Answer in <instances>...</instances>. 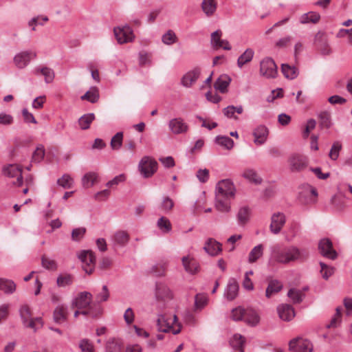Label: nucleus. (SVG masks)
<instances>
[{"label":"nucleus","mask_w":352,"mask_h":352,"mask_svg":"<svg viewBox=\"0 0 352 352\" xmlns=\"http://www.w3.org/2000/svg\"><path fill=\"white\" fill-rule=\"evenodd\" d=\"M320 273L324 279L327 280L334 273L333 267L324 264L322 262L320 263Z\"/></svg>","instance_id":"56"},{"label":"nucleus","mask_w":352,"mask_h":352,"mask_svg":"<svg viewBox=\"0 0 352 352\" xmlns=\"http://www.w3.org/2000/svg\"><path fill=\"white\" fill-rule=\"evenodd\" d=\"M126 179V176L124 174H120L119 175L116 176L113 179L109 181L106 184V186L109 188H113L115 186L118 185L119 184L124 182Z\"/></svg>","instance_id":"62"},{"label":"nucleus","mask_w":352,"mask_h":352,"mask_svg":"<svg viewBox=\"0 0 352 352\" xmlns=\"http://www.w3.org/2000/svg\"><path fill=\"white\" fill-rule=\"evenodd\" d=\"M58 287H64L72 283V276L69 274L59 275L56 280Z\"/></svg>","instance_id":"55"},{"label":"nucleus","mask_w":352,"mask_h":352,"mask_svg":"<svg viewBox=\"0 0 352 352\" xmlns=\"http://www.w3.org/2000/svg\"><path fill=\"white\" fill-rule=\"evenodd\" d=\"M318 192L315 188L311 186H306L303 192L300 194L301 201L306 204H314L316 201Z\"/></svg>","instance_id":"22"},{"label":"nucleus","mask_w":352,"mask_h":352,"mask_svg":"<svg viewBox=\"0 0 352 352\" xmlns=\"http://www.w3.org/2000/svg\"><path fill=\"white\" fill-rule=\"evenodd\" d=\"M289 351L291 352H312L311 342L302 337H296L289 342Z\"/></svg>","instance_id":"9"},{"label":"nucleus","mask_w":352,"mask_h":352,"mask_svg":"<svg viewBox=\"0 0 352 352\" xmlns=\"http://www.w3.org/2000/svg\"><path fill=\"white\" fill-rule=\"evenodd\" d=\"M14 122L13 117L6 113H0V125L9 126Z\"/></svg>","instance_id":"64"},{"label":"nucleus","mask_w":352,"mask_h":352,"mask_svg":"<svg viewBox=\"0 0 352 352\" xmlns=\"http://www.w3.org/2000/svg\"><path fill=\"white\" fill-rule=\"evenodd\" d=\"M37 56L36 52L32 50L21 51L14 56L13 61L19 69H24Z\"/></svg>","instance_id":"8"},{"label":"nucleus","mask_w":352,"mask_h":352,"mask_svg":"<svg viewBox=\"0 0 352 352\" xmlns=\"http://www.w3.org/2000/svg\"><path fill=\"white\" fill-rule=\"evenodd\" d=\"M45 156V149L43 146H38L33 153L32 160L35 163L41 162Z\"/></svg>","instance_id":"58"},{"label":"nucleus","mask_w":352,"mask_h":352,"mask_svg":"<svg viewBox=\"0 0 352 352\" xmlns=\"http://www.w3.org/2000/svg\"><path fill=\"white\" fill-rule=\"evenodd\" d=\"M238 223L241 226L246 224L250 217V209L248 206H242L239 208L237 212Z\"/></svg>","instance_id":"36"},{"label":"nucleus","mask_w":352,"mask_h":352,"mask_svg":"<svg viewBox=\"0 0 352 352\" xmlns=\"http://www.w3.org/2000/svg\"><path fill=\"white\" fill-rule=\"evenodd\" d=\"M208 297L205 294H197L195 298V308H202L208 305Z\"/></svg>","instance_id":"50"},{"label":"nucleus","mask_w":352,"mask_h":352,"mask_svg":"<svg viewBox=\"0 0 352 352\" xmlns=\"http://www.w3.org/2000/svg\"><path fill=\"white\" fill-rule=\"evenodd\" d=\"M263 254V245L261 244L256 245L250 251L248 255V262L250 263H255Z\"/></svg>","instance_id":"41"},{"label":"nucleus","mask_w":352,"mask_h":352,"mask_svg":"<svg viewBox=\"0 0 352 352\" xmlns=\"http://www.w3.org/2000/svg\"><path fill=\"white\" fill-rule=\"evenodd\" d=\"M228 316L234 321L243 320L251 326H256L260 321V316L256 309H231Z\"/></svg>","instance_id":"2"},{"label":"nucleus","mask_w":352,"mask_h":352,"mask_svg":"<svg viewBox=\"0 0 352 352\" xmlns=\"http://www.w3.org/2000/svg\"><path fill=\"white\" fill-rule=\"evenodd\" d=\"M300 230L301 226L300 223L296 222L292 223L286 232L285 240L289 242L292 241L298 235Z\"/></svg>","instance_id":"33"},{"label":"nucleus","mask_w":352,"mask_h":352,"mask_svg":"<svg viewBox=\"0 0 352 352\" xmlns=\"http://www.w3.org/2000/svg\"><path fill=\"white\" fill-rule=\"evenodd\" d=\"M157 161L149 156L143 157L138 164V170L144 178L152 177L157 171Z\"/></svg>","instance_id":"4"},{"label":"nucleus","mask_w":352,"mask_h":352,"mask_svg":"<svg viewBox=\"0 0 352 352\" xmlns=\"http://www.w3.org/2000/svg\"><path fill=\"white\" fill-rule=\"evenodd\" d=\"M242 177L250 182L258 184L262 182L261 178L258 175L256 172L252 168H247L242 173Z\"/></svg>","instance_id":"39"},{"label":"nucleus","mask_w":352,"mask_h":352,"mask_svg":"<svg viewBox=\"0 0 352 352\" xmlns=\"http://www.w3.org/2000/svg\"><path fill=\"white\" fill-rule=\"evenodd\" d=\"M320 19L319 13L316 12H309L302 14L299 17V22L301 24H307L309 23H317Z\"/></svg>","instance_id":"35"},{"label":"nucleus","mask_w":352,"mask_h":352,"mask_svg":"<svg viewBox=\"0 0 352 352\" xmlns=\"http://www.w3.org/2000/svg\"><path fill=\"white\" fill-rule=\"evenodd\" d=\"M109 297L108 288L106 285H103L102 291L97 294L96 301L98 302H102L107 301Z\"/></svg>","instance_id":"63"},{"label":"nucleus","mask_w":352,"mask_h":352,"mask_svg":"<svg viewBox=\"0 0 352 352\" xmlns=\"http://www.w3.org/2000/svg\"><path fill=\"white\" fill-rule=\"evenodd\" d=\"M235 194L236 188L234 183L230 179H222L216 184L215 195L234 199Z\"/></svg>","instance_id":"6"},{"label":"nucleus","mask_w":352,"mask_h":352,"mask_svg":"<svg viewBox=\"0 0 352 352\" xmlns=\"http://www.w3.org/2000/svg\"><path fill=\"white\" fill-rule=\"evenodd\" d=\"M162 41L166 45H171L177 43V37L173 30H169L162 35Z\"/></svg>","instance_id":"49"},{"label":"nucleus","mask_w":352,"mask_h":352,"mask_svg":"<svg viewBox=\"0 0 352 352\" xmlns=\"http://www.w3.org/2000/svg\"><path fill=\"white\" fill-rule=\"evenodd\" d=\"M254 56V52L251 48H248L245 52L239 56L237 59V65L239 68H242L245 64L252 61Z\"/></svg>","instance_id":"34"},{"label":"nucleus","mask_w":352,"mask_h":352,"mask_svg":"<svg viewBox=\"0 0 352 352\" xmlns=\"http://www.w3.org/2000/svg\"><path fill=\"white\" fill-rule=\"evenodd\" d=\"M214 142L227 150H230L234 146V141L228 136L218 135L215 138Z\"/></svg>","instance_id":"44"},{"label":"nucleus","mask_w":352,"mask_h":352,"mask_svg":"<svg viewBox=\"0 0 352 352\" xmlns=\"http://www.w3.org/2000/svg\"><path fill=\"white\" fill-rule=\"evenodd\" d=\"M54 319L56 323L64 322L67 319L66 309H54Z\"/></svg>","instance_id":"59"},{"label":"nucleus","mask_w":352,"mask_h":352,"mask_svg":"<svg viewBox=\"0 0 352 352\" xmlns=\"http://www.w3.org/2000/svg\"><path fill=\"white\" fill-rule=\"evenodd\" d=\"M79 348L81 352H94L93 343L87 338L82 339L79 342Z\"/></svg>","instance_id":"54"},{"label":"nucleus","mask_w":352,"mask_h":352,"mask_svg":"<svg viewBox=\"0 0 352 352\" xmlns=\"http://www.w3.org/2000/svg\"><path fill=\"white\" fill-rule=\"evenodd\" d=\"M204 250L210 256H216L222 251L221 244L213 239H208L204 246Z\"/></svg>","instance_id":"23"},{"label":"nucleus","mask_w":352,"mask_h":352,"mask_svg":"<svg viewBox=\"0 0 352 352\" xmlns=\"http://www.w3.org/2000/svg\"><path fill=\"white\" fill-rule=\"evenodd\" d=\"M233 198L215 195L214 207L217 210L222 213H229L231 211V200Z\"/></svg>","instance_id":"20"},{"label":"nucleus","mask_w":352,"mask_h":352,"mask_svg":"<svg viewBox=\"0 0 352 352\" xmlns=\"http://www.w3.org/2000/svg\"><path fill=\"white\" fill-rule=\"evenodd\" d=\"M157 329L161 332L171 333L174 335L181 331V325L175 314L173 316H160L157 320Z\"/></svg>","instance_id":"3"},{"label":"nucleus","mask_w":352,"mask_h":352,"mask_svg":"<svg viewBox=\"0 0 352 352\" xmlns=\"http://www.w3.org/2000/svg\"><path fill=\"white\" fill-rule=\"evenodd\" d=\"M31 310L32 309H20V316L23 325L36 331L43 327V323L41 317H32Z\"/></svg>","instance_id":"7"},{"label":"nucleus","mask_w":352,"mask_h":352,"mask_svg":"<svg viewBox=\"0 0 352 352\" xmlns=\"http://www.w3.org/2000/svg\"><path fill=\"white\" fill-rule=\"evenodd\" d=\"M78 258L82 263L84 271L91 274L95 268L96 256L91 251L82 250L78 254Z\"/></svg>","instance_id":"10"},{"label":"nucleus","mask_w":352,"mask_h":352,"mask_svg":"<svg viewBox=\"0 0 352 352\" xmlns=\"http://www.w3.org/2000/svg\"><path fill=\"white\" fill-rule=\"evenodd\" d=\"M95 119L94 113H87L82 116L78 120V124L81 129L85 130L89 128L91 123Z\"/></svg>","instance_id":"45"},{"label":"nucleus","mask_w":352,"mask_h":352,"mask_svg":"<svg viewBox=\"0 0 352 352\" xmlns=\"http://www.w3.org/2000/svg\"><path fill=\"white\" fill-rule=\"evenodd\" d=\"M201 74V69L195 67L185 73L180 79V84L185 88H190L195 84Z\"/></svg>","instance_id":"15"},{"label":"nucleus","mask_w":352,"mask_h":352,"mask_svg":"<svg viewBox=\"0 0 352 352\" xmlns=\"http://www.w3.org/2000/svg\"><path fill=\"white\" fill-rule=\"evenodd\" d=\"M287 295L289 298V300L294 304L300 303L305 298L304 292L302 290L296 288L290 289Z\"/></svg>","instance_id":"37"},{"label":"nucleus","mask_w":352,"mask_h":352,"mask_svg":"<svg viewBox=\"0 0 352 352\" xmlns=\"http://www.w3.org/2000/svg\"><path fill=\"white\" fill-rule=\"evenodd\" d=\"M230 82L231 78L229 76L226 74L221 75L215 81L214 88L221 93H226L228 91V87Z\"/></svg>","instance_id":"27"},{"label":"nucleus","mask_w":352,"mask_h":352,"mask_svg":"<svg viewBox=\"0 0 352 352\" xmlns=\"http://www.w3.org/2000/svg\"><path fill=\"white\" fill-rule=\"evenodd\" d=\"M15 283L8 278H0V290L7 294H13L16 290Z\"/></svg>","instance_id":"30"},{"label":"nucleus","mask_w":352,"mask_h":352,"mask_svg":"<svg viewBox=\"0 0 352 352\" xmlns=\"http://www.w3.org/2000/svg\"><path fill=\"white\" fill-rule=\"evenodd\" d=\"M281 70L286 78L288 79H294L298 75V70L294 66H291L288 64H282Z\"/></svg>","instance_id":"40"},{"label":"nucleus","mask_w":352,"mask_h":352,"mask_svg":"<svg viewBox=\"0 0 352 352\" xmlns=\"http://www.w3.org/2000/svg\"><path fill=\"white\" fill-rule=\"evenodd\" d=\"M3 173L6 176L16 178L14 185L21 186L23 184L22 170L19 165L9 164L3 168Z\"/></svg>","instance_id":"17"},{"label":"nucleus","mask_w":352,"mask_h":352,"mask_svg":"<svg viewBox=\"0 0 352 352\" xmlns=\"http://www.w3.org/2000/svg\"><path fill=\"white\" fill-rule=\"evenodd\" d=\"M92 301V294L88 292H82L78 294L72 301L74 308H87Z\"/></svg>","instance_id":"18"},{"label":"nucleus","mask_w":352,"mask_h":352,"mask_svg":"<svg viewBox=\"0 0 352 352\" xmlns=\"http://www.w3.org/2000/svg\"><path fill=\"white\" fill-rule=\"evenodd\" d=\"M129 234L126 231L118 230L111 236L113 245L118 247L125 246L129 241Z\"/></svg>","instance_id":"25"},{"label":"nucleus","mask_w":352,"mask_h":352,"mask_svg":"<svg viewBox=\"0 0 352 352\" xmlns=\"http://www.w3.org/2000/svg\"><path fill=\"white\" fill-rule=\"evenodd\" d=\"M41 261L43 267L47 270H55L57 268V264L53 259L43 256Z\"/></svg>","instance_id":"60"},{"label":"nucleus","mask_w":352,"mask_h":352,"mask_svg":"<svg viewBox=\"0 0 352 352\" xmlns=\"http://www.w3.org/2000/svg\"><path fill=\"white\" fill-rule=\"evenodd\" d=\"M217 8L216 0H203L201 3V9L207 16H212Z\"/></svg>","instance_id":"31"},{"label":"nucleus","mask_w":352,"mask_h":352,"mask_svg":"<svg viewBox=\"0 0 352 352\" xmlns=\"http://www.w3.org/2000/svg\"><path fill=\"white\" fill-rule=\"evenodd\" d=\"M243 109L241 105L237 107L231 105L223 109L224 115L229 118L236 119V117L234 116V113H237L239 114H241L243 113Z\"/></svg>","instance_id":"48"},{"label":"nucleus","mask_w":352,"mask_h":352,"mask_svg":"<svg viewBox=\"0 0 352 352\" xmlns=\"http://www.w3.org/2000/svg\"><path fill=\"white\" fill-rule=\"evenodd\" d=\"M81 99L86 100L91 103L96 102L99 99V90L98 87H90L89 90L81 96Z\"/></svg>","instance_id":"42"},{"label":"nucleus","mask_w":352,"mask_h":352,"mask_svg":"<svg viewBox=\"0 0 352 352\" xmlns=\"http://www.w3.org/2000/svg\"><path fill=\"white\" fill-rule=\"evenodd\" d=\"M98 175L96 172H89L82 177V184L84 188H89L94 185L97 182Z\"/></svg>","instance_id":"38"},{"label":"nucleus","mask_w":352,"mask_h":352,"mask_svg":"<svg viewBox=\"0 0 352 352\" xmlns=\"http://www.w3.org/2000/svg\"><path fill=\"white\" fill-rule=\"evenodd\" d=\"M283 287L281 282L278 280H271L265 291V296L267 298H270L276 294L278 293Z\"/></svg>","instance_id":"29"},{"label":"nucleus","mask_w":352,"mask_h":352,"mask_svg":"<svg viewBox=\"0 0 352 352\" xmlns=\"http://www.w3.org/2000/svg\"><path fill=\"white\" fill-rule=\"evenodd\" d=\"M57 184L65 189H69L74 186V180L69 174H64L60 178L58 179Z\"/></svg>","instance_id":"46"},{"label":"nucleus","mask_w":352,"mask_h":352,"mask_svg":"<svg viewBox=\"0 0 352 352\" xmlns=\"http://www.w3.org/2000/svg\"><path fill=\"white\" fill-rule=\"evenodd\" d=\"M307 254L304 249L292 245L281 248L278 245L271 248L270 264L287 265L292 263H301L306 260Z\"/></svg>","instance_id":"1"},{"label":"nucleus","mask_w":352,"mask_h":352,"mask_svg":"<svg viewBox=\"0 0 352 352\" xmlns=\"http://www.w3.org/2000/svg\"><path fill=\"white\" fill-rule=\"evenodd\" d=\"M158 229L163 234H168L172 230V224L168 219L161 217L157 221Z\"/></svg>","instance_id":"43"},{"label":"nucleus","mask_w":352,"mask_h":352,"mask_svg":"<svg viewBox=\"0 0 352 352\" xmlns=\"http://www.w3.org/2000/svg\"><path fill=\"white\" fill-rule=\"evenodd\" d=\"M252 135L254 144L258 146L262 145L267 139L268 129L264 125L258 126L254 129Z\"/></svg>","instance_id":"21"},{"label":"nucleus","mask_w":352,"mask_h":352,"mask_svg":"<svg viewBox=\"0 0 352 352\" xmlns=\"http://www.w3.org/2000/svg\"><path fill=\"white\" fill-rule=\"evenodd\" d=\"M245 342V338L239 333H234L229 340L230 345L235 350L244 352L243 346Z\"/></svg>","instance_id":"28"},{"label":"nucleus","mask_w":352,"mask_h":352,"mask_svg":"<svg viewBox=\"0 0 352 352\" xmlns=\"http://www.w3.org/2000/svg\"><path fill=\"white\" fill-rule=\"evenodd\" d=\"M123 141V133H117L111 140V147L113 150H118L121 148Z\"/></svg>","instance_id":"52"},{"label":"nucleus","mask_w":352,"mask_h":352,"mask_svg":"<svg viewBox=\"0 0 352 352\" xmlns=\"http://www.w3.org/2000/svg\"><path fill=\"white\" fill-rule=\"evenodd\" d=\"M286 223V217L284 213L276 212L272 214L270 230L274 234H278L282 230Z\"/></svg>","instance_id":"14"},{"label":"nucleus","mask_w":352,"mask_h":352,"mask_svg":"<svg viewBox=\"0 0 352 352\" xmlns=\"http://www.w3.org/2000/svg\"><path fill=\"white\" fill-rule=\"evenodd\" d=\"M168 129L175 135L185 133L188 131V125L180 117L170 119L168 122Z\"/></svg>","instance_id":"16"},{"label":"nucleus","mask_w":352,"mask_h":352,"mask_svg":"<svg viewBox=\"0 0 352 352\" xmlns=\"http://www.w3.org/2000/svg\"><path fill=\"white\" fill-rule=\"evenodd\" d=\"M182 265L185 270L191 274H196L199 271V264L195 258L189 255L182 258Z\"/></svg>","instance_id":"26"},{"label":"nucleus","mask_w":352,"mask_h":352,"mask_svg":"<svg viewBox=\"0 0 352 352\" xmlns=\"http://www.w3.org/2000/svg\"><path fill=\"white\" fill-rule=\"evenodd\" d=\"M239 284L236 279L230 278L224 291V297L228 300H234L238 295Z\"/></svg>","instance_id":"24"},{"label":"nucleus","mask_w":352,"mask_h":352,"mask_svg":"<svg viewBox=\"0 0 352 352\" xmlns=\"http://www.w3.org/2000/svg\"><path fill=\"white\" fill-rule=\"evenodd\" d=\"M139 61L141 65H151L152 63V55L147 52H141L139 56Z\"/></svg>","instance_id":"61"},{"label":"nucleus","mask_w":352,"mask_h":352,"mask_svg":"<svg viewBox=\"0 0 352 352\" xmlns=\"http://www.w3.org/2000/svg\"><path fill=\"white\" fill-rule=\"evenodd\" d=\"M342 148V144L339 142H335L329 151V156L332 160H336L339 157L340 151Z\"/></svg>","instance_id":"57"},{"label":"nucleus","mask_w":352,"mask_h":352,"mask_svg":"<svg viewBox=\"0 0 352 352\" xmlns=\"http://www.w3.org/2000/svg\"><path fill=\"white\" fill-rule=\"evenodd\" d=\"M117 41L120 44L131 42L134 38V34L128 25L115 28L113 30Z\"/></svg>","instance_id":"12"},{"label":"nucleus","mask_w":352,"mask_h":352,"mask_svg":"<svg viewBox=\"0 0 352 352\" xmlns=\"http://www.w3.org/2000/svg\"><path fill=\"white\" fill-rule=\"evenodd\" d=\"M336 312L332 317L329 324L327 325V328H335L342 322V316L343 309H336Z\"/></svg>","instance_id":"53"},{"label":"nucleus","mask_w":352,"mask_h":352,"mask_svg":"<svg viewBox=\"0 0 352 352\" xmlns=\"http://www.w3.org/2000/svg\"><path fill=\"white\" fill-rule=\"evenodd\" d=\"M288 164L292 171L299 172L307 166L308 158L300 153H293L288 159Z\"/></svg>","instance_id":"11"},{"label":"nucleus","mask_w":352,"mask_h":352,"mask_svg":"<svg viewBox=\"0 0 352 352\" xmlns=\"http://www.w3.org/2000/svg\"><path fill=\"white\" fill-rule=\"evenodd\" d=\"M259 74L265 78H275L278 74L277 66L270 57H265L260 62Z\"/></svg>","instance_id":"5"},{"label":"nucleus","mask_w":352,"mask_h":352,"mask_svg":"<svg viewBox=\"0 0 352 352\" xmlns=\"http://www.w3.org/2000/svg\"><path fill=\"white\" fill-rule=\"evenodd\" d=\"M155 294L157 300L162 302H168L174 297L172 289L162 282L156 283Z\"/></svg>","instance_id":"13"},{"label":"nucleus","mask_w":352,"mask_h":352,"mask_svg":"<svg viewBox=\"0 0 352 352\" xmlns=\"http://www.w3.org/2000/svg\"><path fill=\"white\" fill-rule=\"evenodd\" d=\"M34 73L35 75L42 74L45 78L46 83L52 82L54 78V71L47 67H36L34 70Z\"/></svg>","instance_id":"32"},{"label":"nucleus","mask_w":352,"mask_h":352,"mask_svg":"<svg viewBox=\"0 0 352 352\" xmlns=\"http://www.w3.org/2000/svg\"><path fill=\"white\" fill-rule=\"evenodd\" d=\"M318 249L320 254L330 259H335L337 257V253L333 250L332 243L329 239H322L318 244Z\"/></svg>","instance_id":"19"},{"label":"nucleus","mask_w":352,"mask_h":352,"mask_svg":"<svg viewBox=\"0 0 352 352\" xmlns=\"http://www.w3.org/2000/svg\"><path fill=\"white\" fill-rule=\"evenodd\" d=\"M279 318L285 322H289L296 316L295 309H276Z\"/></svg>","instance_id":"47"},{"label":"nucleus","mask_w":352,"mask_h":352,"mask_svg":"<svg viewBox=\"0 0 352 352\" xmlns=\"http://www.w3.org/2000/svg\"><path fill=\"white\" fill-rule=\"evenodd\" d=\"M47 21L48 17L46 16H37L31 19L28 21V26L30 27L33 31H34L37 25H43L44 23Z\"/></svg>","instance_id":"51"}]
</instances>
